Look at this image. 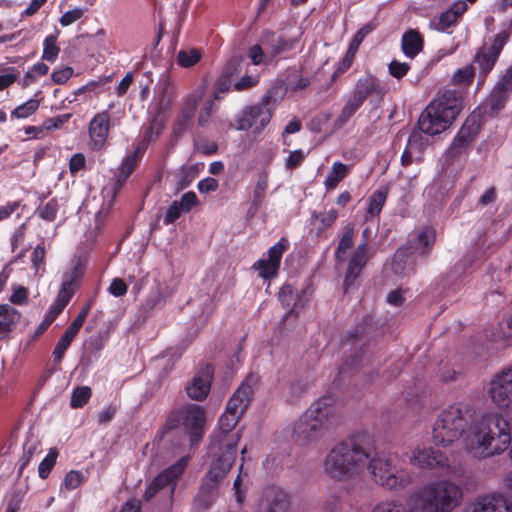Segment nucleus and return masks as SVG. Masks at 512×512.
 Segmentation results:
<instances>
[{"label": "nucleus", "mask_w": 512, "mask_h": 512, "mask_svg": "<svg viewBox=\"0 0 512 512\" xmlns=\"http://www.w3.org/2000/svg\"><path fill=\"white\" fill-rule=\"evenodd\" d=\"M469 408L461 403L444 409L432 428L435 445L448 447L462 439L463 448L479 459L501 455L511 445V427L503 413L486 412L471 422Z\"/></svg>", "instance_id": "1"}, {"label": "nucleus", "mask_w": 512, "mask_h": 512, "mask_svg": "<svg viewBox=\"0 0 512 512\" xmlns=\"http://www.w3.org/2000/svg\"><path fill=\"white\" fill-rule=\"evenodd\" d=\"M248 56L254 65H269L274 61L273 58H270V50L265 53L260 45L252 46L249 50Z\"/></svg>", "instance_id": "43"}, {"label": "nucleus", "mask_w": 512, "mask_h": 512, "mask_svg": "<svg viewBox=\"0 0 512 512\" xmlns=\"http://www.w3.org/2000/svg\"><path fill=\"white\" fill-rule=\"evenodd\" d=\"M297 39L278 38L270 47V58L274 60L295 48Z\"/></svg>", "instance_id": "37"}, {"label": "nucleus", "mask_w": 512, "mask_h": 512, "mask_svg": "<svg viewBox=\"0 0 512 512\" xmlns=\"http://www.w3.org/2000/svg\"><path fill=\"white\" fill-rule=\"evenodd\" d=\"M69 118L70 114H63L54 118L46 119L43 122L46 134H48L50 131L61 129L63 125L69 120Z\"/></svg>", "instance_id": "54"}, {"label": "nucleus", "mask_w": 512, "mask_h": 512, "mask_svg": "<svg viewBox=\"0 0 512 512\" xmlns=\"http://www.w3.org/2000/svg\"><path fill=\"white\" fill-rule=\"evenodd\" d=\"M368 459L369 452L365 449L337 443L323 460V472L331 479L346 482L362 475Z\"/></svg>", "instance_id": "5"}, {"label": "nucleus", "mask_w": 512, "mask_h": 512, "mask_svg": "<svg viewBox=\"0 0 512 512\" xmlns=\"http://www.w3.org/2000/svg\"><path fill=\"white\" fill-rule=\"evenodd\" d=\"M241 66L239 59H232L226 66L223 77L216 84V91L212 99H220L219 93H225L230 88V77L236 73Z\"/></svg>", "instance_id": "30"}, {"label": "nucleus", "mask_w": 512, "mask_h": 512, "mask_svg": "<svg viewBox=\"0 0 512 512\" xmlns=\"http://www.w3.org/2000/svg\"><path fill=\"white\" fill-rule=\"evenodd\" d=\"M71 342L69 340H67L66 338H63L61 337L54 350H53V357L55 359V361L57 362H60L61 359L63 358L66 350L68 349V347L70 346Z\"/></svg>", "instance_id": "64"}, {"label": "nucleus", "mask_w": 512, "mask_h": 512, "mask_svg": "<svg viewBox=\"0 0 512 512\" xmlns=\"http://www.w3.org/2000/svg\"><path fill=\"white\" fill-rule=\"evenodd\" d=\"M188 463L187 457H182L175 464L171 465L158 474L147 486L144 497L146 500L154 497L159 491L166 490L171 496L174 492L176 479L183 473Z\"/></svg>", "instance_id": "10"}, {"label": "nucleus", "mask_w": 512, "mask_h": 512, "mask_svg": "<svg viewBox=\"0 0 512 512\" xmlns=\"http://www.w3.org/2000/svg\"><path fill=\"white\" fill-rule=\"evenodd\" d=\"M40 106V100L32 98L27 100L25 103L17 106L12 112L11 117L17 119H26L33 115Z\"/></svg>", "instance_id": "36"}, {"label": "nucleus", "mask_w": 512, "mask_h": 512, "mask_svg": "<svg viewBox=\"0 0 512 512\" xmlns=\"http://www.w3.org/2000/svg\"><path fill=\"white\" fill-rule=\"evenodd\" d=\"M467 3L458 0L446 11L440 14L438 18L430 21V28L439 32H445L450 27L457 24L460 17L466 12Z\"/></svg>", "instance_id": "22"}, {"label": "nucleus", "mask_w": 512, "mask_h": 512, "mask_svg": "<svg viewBox=\"0 0 512 512\" xmlns=\"http://www.w3.org/2000/svg\"><path fill=\"white\" fill-rule=\"evenodd\" d=\"M350 172V166L342 162H334L330 172L328 173L324 186L327 191H331L337 187L340 181L347 177Z\"/></svg>", "instance_id": "29"}, {"label": "nucleus", "mask_w": 512, "mask_h": 512, "mask_svg": "<svg viewBox=\"0 0 512 512\" xmlns=\"http://www.w3.org/2000/svg\"><path fill=\"white\" fill-rule=\"evenodd\" d=\"M409 463L420 470H439L453 477L460 475V467L451 464L444 453L426 444L412 448Z\"/></svg>", "instance_id": "9"}, {"label": "nucleus", "mask_w": 512, "mask_h": 512, "mask_svg": "<svg viewBox=\"0 0 512 512\" xmlns=\"http://www.w3.org/2000/svg\"><path fill=\"white\" fill-rule=\"evenodd\" d=\"M388 68H389V73L393 77L400 79L407 74V72L410 69V65L408 63L399 62V61L394 60L389 64Z\"/></svg>", "instance_id": "57"}, {"label": "nucleus", "mask_w": 512, "mask_h": 512, "mask_svg": "<svg viewBox=\"0 0 512 512\" xmlns=\"http://www.w3.org/2000/svg\"><path fill=\"white\" fill-rule=\"evenodd\" d=\"M76 286L72 277L66 278L61 286V289L57 295V300L67 305L74 295Z\"/></svg>", "instance_id": "47"}, {"label": "nucleus", "mask_w": 512, "mask_h": 512, "mask_svg": "<svg viewBox=\"0 0 512 512\" xmlns=\"http://www.w3.org/2000/svg\"><path fill=\"white\" fill-rule=\"evenodd\" d=\"M306 156L307 153L301 149L291 151L285 159V167L290 170L297 168L305 160Z\"/></svg>", "instance_id": "52"}, {"label": "nucleus", "mask_w": 512, "mask_h": 512, "mask_svg": "<svg viewBox=\"0 0 512 512\" xmlns=\"http://www.w3.org/2000/svg\"><path fill=\"white\" fill-rule=\"evenodd\" d=\"M140 155V147H137L131 154L124 157L118 168L115 180L106 185L101 191V204L99 199L93 197L92 199H87L80 208V220L84 224L89 222L85 232L88 239H92L104 226L117 193L134 170Z\"/></svg>", "instance_id": "3"}, {"label": "nucleus", "mask_w": 512, "mask_h": 512, "mask_svg": "<svg viewBox=\"0 0 512 512\" xmlns=\"http://www.w3.org/2000/svg\"><path fill=\"white\" fill-rule=\"evenodd\" d=\"M413 499L404 503L395 499L380 501L371 510V512H418Z\"/></svg>", "instance_id": "28"}, {"label": "nucleus", "mask_w": 512, "mask_h": 512, "mask_svg": "<svg viewBox=\"0 0 512 512\" xmlns=\"http://www.w3.org/2000/svg\"><path fill=\"white\" fill-rule=\"evenodd\" d=\"M312 217L316 220H319L322 225V228L326 229L335 222V220L338 217V212L336 209L331 208L330 210L320 214L313 213Z\"/></svg>", "instance_id": "53"}, {"label": "nucleus", "mask_w": 512, "mask_h": 512, "mask_svg": "<svg viewBox=\"0 0 512 512\" xmlns=\"http://www.w3.org/2000/svg\"><path fill=\"white\" fill-rule=\"evenodd\" d=\"M353 237H354V226L349 224L345 226L344 233L339 241L337 250H336V258L337 260H344L345 253L351 246L353 245Z\"/></svg>", "instance_id": "34"}, {"label": "nucleus", "mask_w": 512, "mask_h": 512, "mask_svg": "<svg viewBox=\"0 0 512 512\" xmlns=\"http://www.w3.org/2000/svg\"><path fill=\"white\" fill-rule=\"evenodd\" d=\"M213 377V367L205 365L199 369L186 386L188 396L195 400H203L207 397Z\"/></svg>", "instance_id": "20"}, {"label": "nucleus", "mask_w": 512, "mask_h": 512, "mask_svg": "<svg viewBox=\"0 0 512 512\" xmlns=\"http://www.w3.org/2000/svg\"><path fill=\"white\" fill-rule=\"evenodd\" d=\"M215 110H216L215 100L214 99H210L205 104V106L203 107V109L201 110V112L199 114V118H198L199 125L204 126L209 121V118H210L211 114Z\"/></svg>", "instance_id": "62"}, {"label": "nucleus", "mask_w": 512, "mask_h": 512, "mask_svg": "<svg viewBox=\"0 0 512 512\" xmlns=\"http://www.w3.org/2000/svg\"><path fill=\"white\" fill-rule=\"evenodd\" d=\"M271 113L265 105L245 108L236 118L237 130H249L259 133L270 121Z\"/></svg>", "instance_id": "12"}, {"label": "nucleus", "mask_w": 512, "mask_h": 512, "mask_svg": "<svg viewBox=\"0 0 512 512\" xmlns=\"http://www.w3.org/2000/svg\"><path fill=\"white\" fill-rule=\"evenodd\" d=\"M58 453L56 449H50L46 457L40 462L38 466V474L39 477L45 479L48 477L52 468L56 463Z\"/></svg>", "instance_id": "44"}, {"label": "nucleus", "mask_w": 512, "mask_h": 512, "mask_svg": "<svg viewBox=\"0 0 512 512\" xmlns=\"http://www.w3.org/2000/svg\"><path fill=\"white\" fill-rule=\"evenodd\" d=\"M182 425L190 437L191 445L196 444L203 435L205 411L196 404H190L180 410Z\"/></svg>", "instance_id": "14"}, {"label": "nucleus", "mask_w": 512, "mask_h": 512, "mask_svg": "<svg viewBox=\"0 0 512 512\" xmlns=\"http://www.w3.org/2000/svg\"><path fill=\"white\" fill-rule=\"evenodd\" d=\"M73 68L66 66L57 70H54L51 74V79L56 84L66 83L73 75Z\"/></svg>", "instance_id": "56"}, {"label": "nucleus", "mask_w": 512, "mask_h": 512, "mask_svg": "<svg viewBox=\"0 0 512 512\" xmlns=\"http://www.w3.org/2000/svg\"><path fill=\"white\" fill-rule=\"evenodd\" d=\"M205 94V87L200 86L188 95L185 100L184 107L182 110L181 120L179 125H182L181 129H184L186 123L194 116L199 101Z\"/></svg>", "instance_id": "26"}, {"label": "nucleus", "mask_w": 512, "mask_h": 512, "mask_svg": "<svg viewBox=\"0 0 512 512\" xmlns=\"http://www.w3.org/2000/svg\"><path fill=\"white\" fill-rule=\"evenodd\" d=\"M200 51L197 49L180 50L177 54V62L180 66L189 68L199 62Z\"/></svg>", "instance_id": "41"}, {"label": "nucleus", "mask_w": 512, "mask_h": 512, "mask_svg": "<svg viewBox=\"0 0 512 512\" xmlns=\"http://www.w3.org/2000/svg\"><path fill=\"white\" fill-rule=\"evenodd\" d=\"M418 512H452L463 499L460 485L449 479L428 483L412 497Z\"/></svg>", "instance_id": "6"}, {"label": "nucleus", "mask_w": 512, "mask_h": 512, "mask_svg": "<svg viewBox=\"0 0 512 512\" xmlns=\"http://www.w3.org/2000/svg\"><path fill=\"white\" fill-rule=\"evenodd\" d=\"M183 212L182 208L178 204V201H174L169 208L166 211L165 217H164V223L166 225L172 224L174 221H176L181 213Z\"/></svg>", "instance_id": "59"}, {"label": "nucleus", "mask_w": 512, "mask_h": 512, "mask_svg": "<svg viewBox=\"0 0 512 512\" xmlns=\"http://www.w3.org/2000/svg\"><path fill=\"white\" fill-rule=\"evenodd\" d=\"M387 198V189L382 187L375 190L369 197L367 217H375L380 214Z\"/></svg>", "instance_id": "32"}, {"label": "nucleus", "mask_w": 512, "mask_h": 512, "mask_svg": "<svg viewBox=\"0 0 512 512\" xmlns=\"http://www.w3.org/2000/svg\"><path fill=\"white\" fill-rule=\"evenodd\" d=\"M462 108L461 98L455 91L447 90L434 99L421 113L419 129L430 136L447 130Z\"/></svg>", "instance_id": "7"}, {"label": "nucleus", "mask_w": 512, "mask_h": 512, "mask_svg": "<svg viewBox=\"0 0 512 512\" xmlns=\"http://www.w3.org/2000/svg\"><path fill=\"white\" fill-rule=\"evenodd\" d=\"M251 380L252 378L246 379L230 398L226 411L219 419L218 430L212 436L209 445L212 463L196 498V503L205 509L217 499L219 484L235 461L236 447L242 431H235L234 428L251 400Z\"/></svg>", "instance_id": "2"}, {"label": "nucleus", "mask_w": 512, "mask_h": 512, "mask_svg": "<svg viewBox=\"0 0 512 512\" xmlns=\"http://www.w3.org/2000/svg\"><path fill=\"white\" fill-rule=\"evenodd\" d=\"M367 260V245L366 243H363L358 246L349 262L345 277L346 286L350 285V283L356 279L362 268L365 266Z\"/></svg>", "instance_id": "23"}, {"label": "nucleus", "mask_w": 512, "mask_h": 512, "mask_svg": "<svg viewBox=\"0 0 512 512\" xmlns=\"http://www.w3.org/2000/svg\"><path fill=\"white\" fill-rule=\"evenodd\" d=\"M269 171L263 169L258 173L257 182L254 189L253 202L259 204L266 193L268 188Z\"/></svg>", "instance_id": "39"}, {"label": "nucleus", "mask_w": 512, "mask_h": 512, "mask_svg": "<svg viewBox=\"0 0 512 512\" xmlns=\"http://www.w3.org/2000/svg\"><path fill=\"white\" fill-rule=\"evenodd\" d=\"M233 489H234V494H235L236 501L239 504L243 503V501L245 499L247 485H246V482L244 481V478L242 476V465L240 466L239 474H238L237 478L234 481Z\"/></svg>", "instance_id": "51"}, {"label": "nucleus", "mask_w": 512, "mask_h": 512, "mask_svg": "<svg viewBox=\"0 0 512 512\" xmlns=\"http://www.w3.org/2000/svg\"><path fill=\"white\" fill-rule=\"evenodd\" d=\"M18 78V71L13 66L0 65V91L13 85Z\"/></svg>", "instance_id": "42"}, {"label": "nucleus", "mask_w": 512, "mask_h": 512, "mask_svg": "<svg viewBox=\"0 0 512 512\" xmlns=\"http://www.w3.org/2000/svg\"><path fill=\"white\" fill-rule=\"evenodd\" d=\"M307 414L320 425L323 432L329 429L338 421V412L334 399L325 396L315 401L308 409Z\"/></svg>", "instance_id": "15"}, {"label": "nucleus", "mask_w": 512, "mask_h": 512, "mask_svg": "<svg viewBox=\"0 0 512 512\" xmlns=\"http://www.w3.org/2000/svg\"><path fill=\"white\" fill-rule=\"evenodd\" d=\"M289 496L277 487L267 488L259 503V512H289Z\"/></svg>", "instance_id": "19"}, {"label": "nucleus", "mask_w": 512, "mask_h": 512, "mask_svg": "<svg viewBox=\"0 0 512 512\" xmlns=\"http://www.w3.org/2000/svg\"><path fill=\"white\" fill-rule=\"evenodd\" d=\"M423 37L414 29L406 31L401 39V48L405 56L414 58L423 49Z\"/></svg>", "instance_id": "25"}, {"label": "nucleus", "mask_w": 512, "mask_h": 512, "mask_svg": "<svg viewBox=\"0 0 512 512\" xmlns=\"http://www.w3.org/2000/svg\"><path fill=\"white\" fill-rule=\"evenodd\" d=\"M467 512H512V500L499 493L477 497Z\"/></svg>", "instance_id": "16"}, {"label": "nucleus", "mask_w": 512, "mask_h": 512, "mask_svg": "<svg viewBox=\"0 0 512 512\" xmlns=\"http://www.w3.org/2000/svg\"><path fill=\"white\" fill-rule=\"evenodd\" d=\"M475 74V67L467 65L458 69L452 77V81L456 85L466 84L472 81Z\"/></svg>", "instance_id": "48"}, {"label": "nucleus", "mask_w": 512, "mask_h": 512, "mask_svg": "<svg viewBox=\"0 0 512 512\" xmlns=\"http://www.w3.org/2000/svg\"><path fill=\"white\" fill-rule=\"evenodd\" d=\"M486 393L491 403L509 420L512 428V365L494 373L488 384Z\"/></svg>", "instance_id": "8"}, {"label": "nucleus", "mask_w": 512, "mask_h": 512, "mask_svg": "<svg viewBox=\"0 0 512 512\" xmlns=\"http://www.w3.org/2000/svg\"><path fill=\"white\" fill-rule=\"evenodd\" d=\"M288 241L281 238L275 245L270 247L262 257L257 260L253 268L259 272V276L263 279H271L276 276L282 256L288 249Z\"/></svg>", "instance_id": "11"}, {"label": "nucleus", "mask_w": 512, "mask_h": 512, "mask_svg": "<svg viewBox=\"0 0 512 512\" xmlns=\"http://www.w3.org/2000/svg\"><path fill=\"white\" fill-rule=\"evenodd\" d=\"M509 36L510 34L507 30L499 32L495 36L494 41L489 48L484 46L476 54L474 64L477 65L482 77H485L487 73L492 70L496 59L505 43L508 41Z\"/></svg>", "instance_id": "13"}, {"label": "nucleus", "mask_w": 512, "mask_h": 512, "mask_svg": "<svg viewBox=\"0 0 512 512\" xmlns=\"http://www.w3.org/2000/svg\"><path fill=\"white\" fill-rule=\"evenodd\" d=\"M58 35H49L45 38L43 43L42 58L49 62H54L59 54V47L57 46Z\"/></svg>", "instance_id": "38"}, {"label": "nucleus", "mask_w": 512, "mask_h": 512, "mask_svg": "<svg viewBox=\"0 0 512 512\" xmlns=\"http://www.w3.org/2000/svg\"><path fill=\"white\" fill-rule=\"evenodd\" d=\"M363 103L364 102L359 100L357 97L350 94L348 100L346 101L345 105L341 110V113L338 116L337 122L341 125L347 122L355 114V112L363 105Z\"/></svg>", "instance_id": "35"}, {"label": "nucleus", "mask_w": 512, "mask_h": 512, "mask_svg": "<svg viewBox=\"0 0 512 512\" xmlns=\"http://www.w3.org/2000/svg\"><path fill=\"white\" fill-rule=\"evenodd\" d=\"M91 397V389L83 386L76 388L71 396V406L73 408H80L84 406Z\"/></svg>", "instance_id": "46"}, {"label": "nucleus", "mask_w": 512, "mask_h": 512, "mask_svg": "<svg viewBox=\"0 0 512 512\" xmlns=\"http://www.w3.org/2000/svg\"><path fill=\"white\" fill-rule=\"evenodd\" d=\"M108 291L111 295H113L115 297H121L126 294L127 285L122 279L115 278L112 280V282L108 288Z\"/></svg>", "instance_id": "61"}, {"label": "nucleus", "mask_w": 512, "mask_h": 512, "mask_svg": "<svg viewBox=\"0 0 512 512\" xmlns=\"http://www.w3.org/2000/svg\"><path fill=\"white\" fill-rule=\"evenodd\" d=\"M89 38L96 45V50L98 55H103L105 53H112V42L108 39L106 31L104 29L97 30L94 34L90 35Z\"/></svg>", "instance_id": "33"}, {"label": "nucleus", "mask_w": 512, "mask_h": 512, "mask_svg": "<svg viewBox=\"0 0 512 512\" xmlns=\"http://www.w3.org/2000/svg\"><path fill=\"white\" fill-rule=\"evenodd\" d=\"M406 249H399L392 260L391 268L396 275H404L407 273L406 269Z\"/></svg>", "instance_id": "49"}, {"label": "nucleus", "mask_w": 512, "mask_h": 512, "mask_svg": "<svg viewBox=\"0 0 512 512\" xmlns=\"http://www.w3.org/2000/svg\"><path fill=\"white\" fill-rule=\"evenodd\" d=\"M370 478L376 485L390 492H400L408 488L413 477L404 460L397 453L377 452L366 463Z\"/></svg>", "instance_id": "4"}, {"label": "nucleus", "mask_w": 512, "mask_h": 512, "mask_svg": "<svg viewBox=\"0 0 512 512\" xmlns=\"http://www.w3.org/2000/svg\"><path fill=\"white\" fill-rule=\"evenodd\" d=\"M85 13V9L76 7L74 9H71L69 11H66L59 19V22L62 26H69L75 22H77L79 19L83 17Z\"/></svg>", "instance_id": "50"}, {"label": "nucleus", "mask_w": 512, "mask_h": 512, "mask_svg": "<svg viewBox=\"0 0 512 512\" xmlns=\"http://www.w3.org/2000/svg\"><path fill=\"white\" fill-rule=\"evenodd\" d=\"M110 115L108 111L97 113L89 123V145L93 150L102 149L109 136Z\"/></svg>", "instance_id": "18"}, {"label": "nucleus", "mask_w": 512, "mask_h": 512, "mask_svg": "<svg viewBox=\"0 0 512 512\" xmlns=\"http://www.w3.org/2000/svg\"><path fill=\"white\" fill-rule=\"evenodd\" d=\"M20 320V313L10 305H0V339L8 335Z\"/></svg>", "instance_id": "27"}, {"label": "nucleus", "mask_w": 512, "mask_h": 512, "mask_svg": "<svg viewBox=\"0 0 512 512\" xmlns=\"http://www.w3.org/2000/svg\"><path fill=\"white\" fill-rule=\"evenodd\" d=\"M84 478L85 477L83 473H81L80 471H69L64 477L63 483L61 485V492L63 491V489L69 491L76 489L84 481Z\"/></svg>", "instance_id": "45"}, {"label": "nucleus", "mask_w": 512, "mask_h": 512, "mask_svg": "<svg viewBox=\"0 0 512 512\" xmlns=\"http://www.w3.org/2000/svg\"><path fill=\"white\" fill-rule=\"evenodd\" d=\"M178 204L182 208L183 212H189L198 204V198L194 192L189 191L182 195Z\"/></svg>", "instance_id": "58"}, {"label": "nucleus", "mask_w": 512, "mask_h": 512, "mask_svg": "<svg viewBox=\"0 0 512 512\" xmlns=\"http://www.w3.org/2000/svg\"><path fill=\"white\" fill-rule=\"evenodd\" d=\"M59 210L58 202L54 199L48 201L46 205L40 209L39 215L41 218L53 221L56 218L57 212Z\"/></svg>", "instance_id": "55"}, {"label": "nucleus", "mask_w": 512, "mask_h": 512, "mask_svg": "<svg viewBox=\"0 0 512 512\" xmlns=\"http://www.w3.org/2000/svg\"><path fill=\"white\" fill-rule=\"evenodd\" d=\"M324 432L320 428L319 424L308 416L307 412H305L299 419L295 422L293 428V435L295 441L302 446L309 445L318 441Z\"/></svg>", "instance_id": "17"}, {"label": "nucleus", "mask_w": 512, "mask_h": 512, "mask_svg": "<svg viewBox=\"0 0 512 512\" xmlns=\"http://www.w3.org/2000/svg\"><path fill=\"white\" fill-rule=\"evenodd\" d=\"M470 141V134L464 128H462L453 139V142L448 149V153L452 156L460 154L468 146Z\"/></svg>", "instance_id": "40"}, {"label": "nucleus", "mask_w": 512, "mask_h": 512, "mask_svg": "<svg viewBox=\"0 0 512 512\" xmlns=\"http://www.w3.org/2000/svg\"><path fill=\"white\" fill-rule=\"evenodd\" d=\"M310 287L302 289L300 292L295 290L291 285H284L279 292V300L289 309V313H298L310 299Z\"/></svg>", "instance_id": "21"}, {"label": "nucleus", "mask_w": 512, "mask_h": 512, "mask_svg": "<svg viewBox=\"0 0 512 512\" xmlns=\"http://www.w3.org/2000/svg\"><path fill=\"white\" fill-rule=\"evenodd\" d=\"M380 93L381 88L377 79L371 74H366L357 80L355 88L351 94L362 102H365L368 96Z\"/></svg>", "instance_id": "24"}, {"label": "nucleus", "mask_w": 512, "mask_h": 512, "mask_svg": "<svg viewBox=\"0 0 512 512\" xmlns=\"http://www.w3.org/2000/svg\"><path fill=\"white\" fill-rule=\"evenodd\" d=\"M435 239V230L431 227H424L417 232L413 248L415 251L424 254L432 247Z\"/></svg>", "instance_id": "31"}, {"label": "nucleus", "mask_w": 512, "mask_h": 512, "mask_svg": "<svg viewBox=\"0 0 512 512\" xmlns=\"http://www.w3.org/2000/svg\"><path fill=\"white\" fill-rule=\"evenodd\" d=\"M86 159L84 154L76 153L74 154L69 161V170L71 173L75 174L78 171L82 170L85 166Z\"/></svg>", "instance_id": "63"}, {"label": "nucleus", "mask_w": 512, "mask_h": 512, "mask_svg": "<svg viewBox=\"0 0 512 512\" xmlns=\"http://www.w3.org/2000/svg\"><path fill=\"white\" fill-rule=\"evenodd\" d=\"M27 298H28V291L25 287L14 286L13 292L9 299L13 304L21 305L27 301Z\"/></svg>", "instance_id": "60"}]
</instances>
